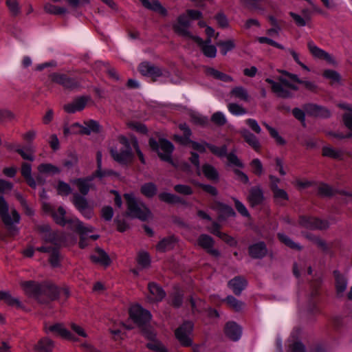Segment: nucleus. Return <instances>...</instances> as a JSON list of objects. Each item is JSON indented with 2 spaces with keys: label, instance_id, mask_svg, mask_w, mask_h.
Segmentation results:
<instances>
[{
  "label": "nucleus",
  "instance_id": "obj_27",
  "mask_svg": "<svg viewBox=\"0 0 352 352\" xmlns=\"http://www.w3.org/2000/svg\"><path fill=\"white\" fill-rule=\"evenodd\" d=\"M248 199L252 206L261 204L263 201V194L262 190L257 187L251 188Z\"/></svg>",
  "mask_w": 352,
  "mask_h": 352
},
{
  "label": "nucleus",
  "instance_id": "obj_52",
  "mask_svg": "<svg viewBox=\"0 0 352 352\" xmlns=\"http://www.w3.org/2000/svg\"><path fill=\"white\" fill-rule=\"evenodd\" d=\"M150 257L145 252H140L138 256V263L142 267H147L150 265Z\"/></svg>",
  "mask_w": 352,
  "mask_h": 352
},
{
  "label": "nucleus",
  "instance_id": "obj_58",
  "mask_svg": "<svg viewBox=\"0 0 352 352\" xmlns=\"http://www.w3.org/2000/svg\"><path fill=\"white\" fill-rule=\"evenodd\" d=\"M278 238L284 243L286 245L289 246L291 248H295V249H300V246L292 241L287 236H286L285 234L280 233L278 234Z\"/></svg>",
  "mask_w": 352,
  "mask_h": 352
},
{
  "label": "nucleus",
  "instance_id": "obj_22",
  "mask_svg": "<svg viewBox=\"0 0 352 352\" xmlns=\"http://www.w3.org/2000/svg\"><path fill=\"white\" fill-rule=\"evenodd\" d=\"M190 146L199 153L211 152L213 154H223L222 153H219L216 146L207 144L205 142H190Z\"/></svg>",
  "mask_w": 352,
  "mask_h": 352
},
{
  "label": "nucleus",
  "instance_id": "obj_19",
  "mask_svg": "<svg viewBox=\"0 0 352 352\" xmlns=\"http://www.w3.org/2000/svg\"><path fill=\"white\" fill-rule=\"evenodd\" d=\"M149 296L148 298L151 301H161L165 297V292L161 287L154 283L148 284Z\"/></svg>",
  "mask_w": 352,
  "mask_h": 352
},
{
  "label": "nucleus",
  "instance_id": "obj_1",
  "mask_svg": "<svg viewBox=\"0 0 352 352\" xmlns=\"http://www.w3.org/2000/svg\"><path fill=\"white\" fill-rule=\"evenodd\" d=\"M283 75L278 78L279 82H275L270 78L265 81L271 85L272 89L278 96L287 98L291 96V91L298 90L299 85H302L308 90L314 91L316 85L311 81L300 80L297 75L282 72Z\"/></svg>",
  "mask_w": 352,
  "mask_h": 352
},
{
  "label": "nucleus",
  "instance_id": "obj_24",
  "mask_svg": "<svg viewBox=\"0 0 352 352\" xmlns=\"http://www.w3.org/2000/svg\"><path fill=\"white\" fill-rule=\"evenodd\" d=\"M241 135L244 140L254 149L255 151L258 152L261 147V144L256 137L249 131L248 129H242Z\"/></svg>",
  "mask_w": 352,
  "mask_h": 352
},
{
  "label": "nucleus",
  "instance_id": "obj_35",
  "mask_svg": "<svg viewBox=\"0 0 352 352\" xmlns=\"http://www.w3.org/2000/svg\"><path fill=\"white\" fill-rule=\"evenodd\" d=\"M289 342V349L288 352H305L303 344L296 340L294 332L292 333Z\"/></svg>",
  "mask_w": 352,
  "mask_h": 352
},
{
  "label": "nucleus",
  "instance_id": "obj_55",
  "mask_svg": "<svg viewBox=\"0 0 352 352\" xmlns=\"http://www.w3.org/2000/svg\"><path fill=\"white\" fill-rule=\"evenodd\" d=\"M211 120L214 124L218 125H223L226 122V118L225 115L221 111L214 113L212 116Z\"/></svg>",
  "mask_w": 352,
  "mask_h": 352
},
{
  "label": "nucleus",
  "instance_id": "obj_51",
  "mask_svg": "<svg viewBox=\"0 0 352 352\" xmlns=\"http://www.w3.org/2000/svg\"><path fill=\"white\" fill-rule=\"evenodd\" d=\"M15 118V115L13 112L8 109H0V122H6L12 121Z\"/></svg>",
  "mask_w": 352,
  "mask_h": 352
},
{
  "label": "nucleus",
  "instance_id": "obj_37",
  "mask_svg": "<svg viewBox=\"0 0 352 352\" xmlns=\"http://www.w3.org/2000/svg\"><path fill=\"white\" fill-rule=\"evenodd\" d=\"M53 347L54 342L47 338L41 339L35 346L36 349L41 352H49Z\"/></svg>",
  "mask_w": 352,
  "mask_h": 352
},
{
  "label": "nucleus",
  "instance_id": "obj_18",
  "mask_svg": "<svg viewBox=\"0 0 352 352\" xmlns=\"http://www.w3.org/2000/svg\"><path fill=\"white\" fill-rule=\"evenodd\" d=\"M197 245L206 250L212 255L219 256V252L217 250L212 249L213 240L210 236L201 234L197 239Z\"/></svg>",
  "mask_w": 352,
  "mask_h": 352
},
{
  "label": "nucleus",
  "instance_id": "obj_53",
  "mask_svg": "<svg viewBox=\"0 0 352 352\" xmlns=\"http://www.w3.org/2000/svg\"><path fill=\"white\" fill-rule=\"evenodd\" d=\"M147 347L156 352H167L165 346L159 341L154 340L147 344Z\"/></svg>",
  "mask_w": 352,
  "mask_h": 352
},
{
  "label": "nucleus",
  "instance_id": "obj_32",
  "mask_svg": "<svg viewBox=\"0 0 352 352\" xmlns=\"http://www.w3.org/2000/svg\"><path fill=\"white\" fill-rule=\"evenodd\" d=\"M230 96L242 101H248L249 95L247 90L241 86L235 87L230 92Z\"/></svg>",
  "mask_w": 352,
  "mask_h": 352
},
{
  "label": "nucleus",
  "instance_id": "obj_2",
  "mask_svg": "<svg viewBox=\"0 0 352 352\" xmlns=\"http://www.w3.org/2000/svg\"><path fill=\"white\" fill-rule=\"evenodd\" d=\"M175 32L187 40L194 41L201 49L203 54L208 58H214L217 55V48L211 44V40L204 41L200 37L194 36L189 30V22L185 16L179 18L175 26Z\"/></svg>",
  "mask_w": 352,
  "mask_h": 352
},
{
  "label": "nucleus",
  "instance_id": "obj_23",
  "mask_svg": "<svg viewBox=\"0 0 352 352\" xmlns=\"http://www.w3.org/2000/svg\"><path fill=\"white\" fill-rule=\"evenodd\" d=\"M91 259L93 262L104 266H107L111 263V259L107 254L101 249L96 250L91 256Z\"/></svg>",
  "mask_w": 352,
  "mask_h": 352
},
{
  "label": "nucleus",
  "instance_id": "obj_59",
  "mask_svg": "<svg viewBox=\"0 0 352 352\" xmlns=\"http://www.w3.org/2000/svg\"><path fill=\"white\" fill-rule=\"evenodd\" d=\"M133 155H111L113 160L120 165H126L132 161Z\"/></svg>",
  "mask_w": 352,
  "mask_h": 352
},
{
  "label": "nucleus",
  "instance_id": "obj_64",
  "mask_svg": "<svg viewBox=\"0 0 352 352\" xmlns=\"http://www.w3.org/2000/svg\"><path fill=\"white\" fill-rule=\"evenodd\" d=\"M318 192L322 196H331L334 194V190L329 185L322 184L318 188Z\"/></svg>",
  "mask_w": 352,
  "mask_h": 352
},
{
  "label": "nucleus",
  "instance_id": "obj_17",
  "mask_svg": "<svg viewBox=\"0 0 352 352\" xmlns=\"http://www.w3.org/2000/svg\"><path fill=\"white\" fill-rule=\"evenodd\" d=\"M119 141L126 147L122 154H142L136 139L132 138L128 140L126 138L121 136L119 138Z\"/></svg>",
  "mask_w": 352,
  "mask_h": 352
},
{
  "label": "nucleus",
  "instance_id": "obj_54",
  "mask_svg": "<svg viewBox=\"0 0 352 352\" xmlns=\"http://www.w3.org/2000/svg\"><path fill=\"white\" fill-rule=\"evenodd\" d=\"M58 193L62 196L68 195L71 192L72 189L69 184L63 182H59L57 186Z\"/></svg>",
  "mask_w": 352,
  "mask_h": 352
},
{
  "label": "nucleus",
  "instance_id": "obj_57",
  "mask_svg": "<svg viewBox=\"0 0 352 352\" xmlns=\"http://www.w3.org/2000/svg\"><path fill=\"white\" fill-rule=\"evenodd\" d=\"M160 200L167 203H176L179 201V198L170 193L162 192L159 195Z\"/></svg>",
  "mask_w": 352,
  "mask_h": 352
},
{
  "label": "nucleus",
  "instance_id": "obj_12",
  "mask_svg": "<svg viewBox=\"0 0 352 352\" xmlns=\"http://www.w3.org/2000/svg\"><path fill=\"white\" fill-rule=\"evenodd\" d=\"M307 47L311 54L316 58L326 60L329 64L336 65L337 64L335 58L330 54L318 47L312 41H309Z\"/></svg>",
  "mask_w": 352,
  "mask_h": 352
},
{
  "label": "nucleus",
  "instance_id": "obj_8",
  "mask_svg": "<svg viewBox=\"0 0 352 352\" xmlns=\"http://www.w3.org/2000/svg\"><path fill=\"white\" fill-rule=\"evenodd\" d=\"M190 163L197 170L199 175L202 173L208 179L212 181H217L219 179V173L217 169L210 164H206L202 166L201 169L199 168V155H192L190 157Z\"/></svg>",
  "mask_w": 352,
  "mask_h": 352
},
{
  "label": "nucleus",
  "instance_id": "obj_63",
  "mask_svg": "<svg viewBox=\"0 0 352 352\" xmlns=\"http://www.w3.org/2000/svg\"><path fill=\"white\" fill-rule=\"evenodd\" d=\"M13 188V184L5 179H0V192L1 193H7L8 192H10Z\"/></svg>",
  "mask_w": 352,
  "mask_h": 352
},
{
  "label": "nucleus",
  "instance_id": "obj_10",
  "mask_svg": "<svg viewBox=\"0 0 352 352\" xmlns=\"http://www.w3.org/2000/svg\"><path fill=\"white\" fill-rule=\"evenodd\" d=\"M193 329V324L191 322H186L175 331V336L183 346L192 344L190 335Z\"/></svg>",
  "mask_w": 352,
  "mask_h": 352
},
{
  "label": "nucleus",
  "instance_id": "obj_30",
  "mask_svg": "<svg viewBox=\"0 0 352 352\" xmlns=\"http://www.w3.org/2000/svg\"><path fill=\"white\" fill-rule=\"evenodd\" d=\"M206 74L208 76L212 77L214 79L221 80L223 82H231L232 78L224 73H222L212 67H207L206 69Z\"/></svg>",
  "mask_w": 352,
  "mask_h": 352
},
{
  "label": "nucleus",
  "instance_id": "obj_49",
  "mask_svg": "<svg viewBox=\"0 0 352 352\" xmlns=\"http://www.w3.org/2000/svg\"><path fill=\"white\" fill-rule=\"evenodd\" d=\"M289 15L294 20L296 24L298 26H305L307 25V21L310 20V16L306 15L305 17H303L298 14L294 12H290Z\"/></svg>",
  "mask_w": 352,
  "mask_h": 352
},
{
  "label": "nucleus",
  "instance_id": "obj_26",
  "mask_svg": "<svg viewBox=\"0 0 352 352\" xmlns=\"http://www.w3.org/2000/svg\"><path fill=\"white\" fill-rule=\"evenodd\" d=\"M267 248L264 243L259 242L253 244L249 248V252L253 258H261L267 254Z\"/></svg>",
  "mask_w": 352,
  "mask_h": 352
},
{
  "label": "nucleus",
  "instance_id": "obj_25",
  "mask_svg": "<svg viewBox=\"0 0 352 352\" xmlns=\"http://www.w3.org/2000/svg\"><path fill=\"white\" fill-rule=\"evenodd\" d=\"M226 334L231 340L236 341L241 336V329L235 322H228L226 327Z\"/></svg>",
  "mask_w": 352,
  "mask_h": 352
},
{
  "label": "nucleus",
  "instance_id": "obj_44",
  "mask_svg": "<svg viewBox=\"0 0 352 352\" xmlns=\"http://www.w3.org/2000/svg\"><path fill=\"white\" fill-rule=\"evenodd\" d=\"M309 108L311 113L316 116L328 117L330 115L329 111L323 107L312 104Z\"/></svg>",
  "mask_w": 352,
  "mask_h": 352
},
{
  "label": "nucleus",
  "instance_id": "obj_31",
  "mask_svg": "<svg viewBox=\"0 0 352 352\" xmlns=\"http://www.w3.org/2000/svg\"><path fill=\"white\" fill-rule=\"evenodd\" d=\"M21 286L25 292L29 296H36L38 294L41 290L40 286L34 281L21 282Z\"/></svg>",
  "mask_w": 352,
  "mask_h": 352
},
{
  "label": "nucleus",
  "instance_id": "obj_4",
  "mask_svg": "<svg viewBox=\"0 0 352 352\" xmlns=\"http://www.w3.org/2000/svg\"><path fill=\"white\" fill-rule=\"evenodd\" d=\"M66 212L63 207H59L58 210L52 214L54 221L61 226H65L68 223L69 228L74 230L82 236H87L89 233L93 232L94 228L91 226H85L84 224L77 218H72L69 220H66L65 218Z\"/></svg>",
  "mask_w": 352,
  "mask_h": 352
},
{
  "label": "nucleus",
  "instance_id": "obj_56",
  "mask_svg": "<svg viewBox=\"0 0 352 352\" xmlns=\"http://www.w3.org/2000/svg\"><path fill=\"white\" fill-rule=\"evenodd\" d=\"M226 157V163L231 167H242V162L238 159L236 155H225Z\"/></svg>",
  "mask_w": 352,
  "mask_h": 352
},
{
  "label": "nucleus",
  "instance_id": "obj_61",
  "mask_svg": "<svg viewBox=\"0 0 352 352\" xmlns=\"http://www.w3.org/2000/svg\"><path fill=\"white\" fill-rule=\"evenodd\" d=\"M346 281L344 277L340 275L336 276V288L339 293L343 292L346 288Z\"/></svg>",
  "mask_w": 352,
  "mask_h": 352
},
{
  "label": "nucleus",
  "instance_id": "obj_33",
  "mask_svg": "<svg viewBox=\"0 0 352 352\" xmlns=\"http://www.w3.org/2000/svg\"><path fill=\"white\" fill-rule=\"evenodd\" d=\"M323 76L330 80L332 85L341 84V76L336 71L333 69H325L323 72Z\"/></svg>",
  "mask_w": 352,
  "mask_h": 352
},
{
  "label": "nucleus",
  "instance_id": "obj_46",
  "mask_svg": "<svg viewBox=\"0 0 352 352\" xmlns=\"http://www.w3.org/2000/svg\"><path fill=\"white\" fill-rule=\"evenodd\" d=\"M217 45L221 48V52L223 55H226L229 51L235 47V43L233 40L219 42Z\"/></svg>",
  "mask_w": 352,
  "mask_h": 352
},
{
  "label": "nucleus",
  "instance_id": "obj_50",
  "mask_svg": "<svg viewBox=\"0 0 352 352\" xmlns=\"http://www.w3.org/2000/svg\"><path fill=\"white\" fill-rule=\"evenodd\" d=\"M227 303L236 311H240L244 307V304L232 296L226 298Z\"/></svg>",
  "mask_w": 352,
  "mask_h": 352
},
{
  "label": "nucleus",
  "instance_id": "obj_9",
  "mask_svg": "<svg viewBox=\"0 0 352 352\" xmlns=\"http://www.w3.org/2000/svg\"><path fill=\"white\" fill-rule=\"evenodd\" d=\"M129 315L131 320L139 326L148 322L151 318V313L139 305L131 306L129 310Z\"/></svg>",
  "mask_w": 352,
  "mask_h": 352
},
{
  "label": "nucleus",
  "instance_id": "obj_34",
  "mask_svg": "<svg viewBox=\"0 0 352 352\" xmlns=\"http://www.w3.org/2000/svg\"><path fill=\"white\" fill-rule=\"evenodd\" d=\"M272 190L274 199L278 203L283 204L288 200L289 197L285 190L278 188V186L276 185Z\"/></svg>",
  "mask_w": 352,
  "mask_h": 352
},
{
  "label": "nucleus",
  "instance_id": "obj_62",
  "mask_svg": "<svg viewBox=\"0 0 352 352\" xmlns=\"http://www.w3.org/2000/svg\"><path fill=\"white\" fill-rule=\"evenodd\" d=\"M234 201L237 211L244 217H249V212L244 204L236 199H234Z\"/></svg>",
  "mask_w": 352,
  "mask_h": 352
},
{
  "label": "nucleus",
  "instance_id": "obj_13",
  "mask_svg": "<svg viewBox=\"0 0 352 352\" xmlns=\"http://www.w3.org/2000/svg\"><path fill=\"white\" fill-rule=\"evenodd\" d=\"M73 203L84 217L87 219L92 217V208L88 204L87 199L85 197L78 195H75L74 196Z\"/></svg>",
  "mask_w": 352,
  "mask_h": 352
},
{
  "label": "nucleus",
  "instance_id": "obj_39",
  "mask_svg": "<svg viewBox=\"0 0 352 352\" xmlns=\"http://www.w3.org/2000/svg\"><path fill=\"white\" fill-rule=\"evenodd\" d=\"M157 186L152 182L143 184L141 187V192L147 197H152L157 193Z\"/></svg>",
  "mask_w": 352,
  "mask_h": 352
},
{
  "label": "nucleus",
  "instance_id": "obj_48",
  "mask_svg": "<svg viewBox=\"0 0 352 352\" xmlns=\"http://www.w3.org/2000/svg\"><path fill=\"white\" fill-rule=\"evenodd\" d=\"M91 181V179H78V180L76 181L75 182L76 183L80 192L81 193H82L83 195H86L91 186V185L90 184Z\"/></svg>",
  "mask_w": 352,
  "mask_h": 352
},
{
  "label": "nucleus",
  "instance_id": "obj_5",
  "mask_svg": "<svg viewBox=\"0 0 352 352\" xmlns=\"http://www.w3.org/2000/svg\"><path fill=\"white\" fill-rule=\"evenodd\" d=\"M0 217L10 234L12 235L16 234L18 230L15 227V224L19 223L21 217L14 208H11L9 212L8 204L2 195H0Z\"/></svg>",
  "mask_w": 352,
  "mask_h": 352
},
{
  "label": "nucleus",
  "instance_id": "obj_38",
  "mask_svg": "<svg viewBox=\"0 0 352 352\" xmlns=\"http://www.w3.org/2000/svg\"><path fill=\"white\" fill-rule=\"evenodd\" d=\"M175 243V239L174 237L170 236L165 238L160 241L157 245V250L160 252L169 250L173 248Z\"/></svg>",
  "mask_w": 352,
  "mask_h": 352
},
{
  "label": "nucleus",
  "instance_id": "obj_16",
  "mask_svg": "<svg viewBox=\"0 0 352 352\" xmlns=\"http://www.w3.org/2000/svg\"><path fill=\"white\" fill-rule=\"evenodd\" d=\"M89 99V97L87 96H82L76 98L72 102L65 104L64 106V110L69 113L80 111L85 107Z\"/></svg>",
  "mask_w": 352,
  "mask_h": 352
},
{
  "label": "nucleus",
  "instance_id": "obj_42",
  "mask_svg": "<svg viewBox=\"0 0 352 352\" xmlns=\"http://www.w3.org/2000/svg\"><path fill=\"white\" fill-rule=\"evenodd\" d=\"M44 10L46 12L52 14H62L67 11L65 8L56 6L51 3H46L44 6Z\"/></svg>",
  "mask_w": 352,
  "mask_h": 352
},
{
  "label": "nucleus",
  "instance_id": "obj_28",
  "mask_svg": "<svg viewBox=\"0 0 352 352\" xmlns=\"http://www.w3.org/2000/svg\"><path fill=\"white\" fill-rule=\"evenodd\" d=\"M142 5L153 11L157 12L162 15L166 14V10L160 4L157 0H140Z\"/></svg>",
  "mask_w": 352,
  "mask_h": 352
},
{
  "label": "nucleus",
  "instance_id": "obj_45",
  "mask_svg": "<svg viewBox=\"0 0 352 352\" xmlns=\"http://www.w3.org/2000/svg\"><path fill=\"white\" fill-rule=\"evenodd\" d=\"M256 41L261 44H267L269 45L273 46L278 49L285 50V47L277 43L276 41L272 39L270 36H259L256 38Z\"/></svg>",
  "mask_w": 352,
  "mask_h": 352
},
{
  "label": "nucleus",
  "instance_id": "obj_41",
  "mask_svg": "<svg viewBox=\"0 0 352 352\" xmlns=\"http://www.w3.org/2000/svg\"><path fill=\"white\" fill-rule=\"evenodd\" d=\"M185 16L186 19L189 22V27L190 26V20H196L201 16V12L194 10H188L185 14H181L177 19V21L173 24V29L175 30V25L178 23L181 16Z\"/></svg>",
  "mask_w": 352,
  "mask_h": 352
},
{
  "label": "nucleus",
  "instance_id": "obj_36",
  "mask_svg": "<svg viewBox=\"0 0 352 352\" xmlns=\"http://www.w3.org/2000/svg\"><path fill=\"white\" fill-rule=\"evenodd\" d=\"M0 300H3L8 305L16 307H21V302L20 300L14 297H12L8 292L0 291Z\"/></svg>",
  "mask_w": 352,
  "mask_h": 352
},
{
  "label": "nucleus",
  "instance_id": "obj_15",
  "mask_svg": "<svg viewBox=\"0 0 352 352\" xmlns=\"http://www.w3.org/2000/svg\"><path fill=\"white\" fill-rule=\"evenodd\" d=\"M149 146L153 151H156L158 153L162 151L165 153V154H170L174 150L173 144L164 139H161L159 140V142H157L153 138H150Z\"/></svg>",
  "mask_w": 352,
  "mask_h": 352
},
{
  "label": "nucleus",
  "instance_id": "obj_40",
  "mask_svg": "<svg viewBox=\"0 0 352 352\" xmlns=\"http://www.w3.org/2000/svg\"><path fill=\"white\" fill-rule=\"evenodd\" d=\"M160 156L162 161L168 162L178 168H180L186 172L191 171L190 166L187 163H177V164L174 163L173 160L172 158L173 155H160Z\"/></svg>",
  "mask_w": 352,
  "mask_h": 352
},
{
  "label": "nucleus",
  "instance_id": "obj_29",
  "mask_svg": "<svg viewBox=\"0 0 352 352\" xmlns=\"http://www.w3.org/2000/svg\"><path fill=\"white\" fill-rule=\"evenodd\" d=\"M228 285L233 292L239 295L246 286V281L241 277H236L229 281Z\"/></svg>",
  "mask_w": 352,
  "mask_h": 352
},
{
  "label": "nucleus",
  "instance_id": "obj_20",
  "mask_svg": "<svg viewBox=\"0 0 352 352\" xmlns=\"http://www.w3.org/2000/svg\"><path fill=\"white\" fill-rule=\"evenodd\" d=\"M51 79L53 82L58 83L66 88H74L78 85L74 79L68 78L65 74H53L51 75Z\"/></svg>",
  "mask_w": 352,
  "mask_h": 352
},
{
  "label": "nucleus",
  "instance_id": "obj_14",
  "mask_svg": "<svg viewBox=\"0 0 352 352\" xmlns=\"http://www.w3.org/2000/svg\"><path fill=\"white\" fill-rule=\"evenodd\" d=\"M299 223L302 226L309 229L322 230L329 227V223L327 221L310 217H301Z\"/></svg>",
  "mask_w": 352,
  "mask_h": 352
},
{
  "label": "nucleus",
  "instance_id": "obj_6",
  "mask_svg": "<svg viewBox=\"0 0 352 352\" xmlns=\"http://www.w3.org/2000/svg\"><path fill=\"white\" fill-rule=\"evenodd\" d=\"M139 71L143 76L150 78L153 81L159 80L164 82L170 81L175 84L179 83L181 81L179 78L175 80L171 79L170 73L167 70L162 69L146 62L142 63L139 65Z\"/></svg>",
  "mask_w": 352,
  "mask_h": 352
},
{
  "label": "nucleus",
  "instance_id": "obj_11",
  "mask_svg": "<svg viewBox=\"0 0 352 352\" xmlns=\"http://www.w3.org/2000/svg\"><path fill=\"white\" fill-rule=\"evenodd\" d=\"M46 333H54L56 336L71 341H76V337L67 330L63 324L56 323L54 324H46L44 327Z\"/></svg>",
  "mask_w": 352,
  "mask_h": 352
},
{
  "label": "nucleus",
  "instance_id": "obj_47",
  "mask_svg": "<svg viewBox=\"0 0 352 352\" xmlns=\"http://www.w3.org/2000/svg\"><path fill=\"white\" fill-rule=\"evenodd\" d=\"M228 109L232 115L236 116L246 113V110L242 106L236 103H229L228 104Z\"/></svg>",
  "mask_w": 352,
  "mask_h": 352
},
{
  "label": "nucleus",
  "instance_id": "obj_21",
  "mask_svg": "<svg viewBox=\"0 0 352 352\" xmlns=\"http://www.w3.org/2000/svg\"><path fill=\"white\" fill-rule=\"evenodd\" d=\"M338 107L347 111L343 115V121L346 129L350 131L349 137L352 136V105L347 103H340Z\"/></svg>",
  "mask_w": 352,
  "mask_h": 352
},
{
  "label": "nucleus",
  "instance_id": "obj_60",
  "mask_svg": "<svg viewBox=\"0 0 352 352\" xmlns=\"http://www.w3.org/2000/svg\"><path fill=\"white\" fill-rule=\"evenodd\" d=\"M263 125L265 126L267 129L269 131V133H270L271 136L275 140V141L278 144H283L284 142L283 138L281 136L278 134V131L270 126L267 124L263 123Z\"/></svg>",
  "mask_w": 352,
  "mask_h": 352
},
{
  "label": "nucleus",
  "instance_id": "obj_7",
  "mask_svg": "<svg viewBox=\"0 0 352 352\" xmlns=\"http://www.w3.org/2000/svg\"><path fill=\"white\" fill-rule=\"evenodd\" d=\"M124 198L128 207L127 214L129 216L138 218L142 221H146L151 218V213L150 210L144 204L138 202L133 194H125Z\"/></svg>",
  "mask_w": 352,
  "mask_h": 352
},
{
  "label": "nucleus",
  "instance_id": "obj_3",
  "mask_svg": "<svg viewBox=\"0 0 352 352\" xmlns=\"http://www.w3.org/2000/svg\"><path fill=\"white\" fill-rule=\"evenodd\" d=\"M102 126L98 122L94 120L83 121L82 123L75 122L70 126H65L63 134L65 137L70 135H91L99 134L102 132Z\"/></svg>",
  "mask_w": 352,
  "mask_h": 352
},
{
  "label": "nucleus",
  "instance_id": "obj_43",
  "mask_svg": "<svg viewBox=\"0 0 352 352\" xmlns=\"http://www.w3.org/2000/svg\"><path fill=\"white\" fill-rule=\"evenodd\" d=\"M6 3L12 16H17L21 13V7L18 0H6Z\"/></svg>",
  "mask_w": 352,
  "mask_h": 352
}]
</instances>
